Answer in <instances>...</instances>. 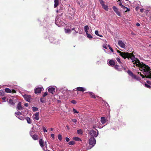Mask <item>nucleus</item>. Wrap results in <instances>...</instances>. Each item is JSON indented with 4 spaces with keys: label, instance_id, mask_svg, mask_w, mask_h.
I'll use <instances>...</instances> for the list:
<instances>
[{
    "label": "nucleus",
    "instance_id": "nucleus-1",
    "mask_svg": "<svg viewBox=\"0 0 151 151\" xmlns=\"http://www.w3.org/2000/svg\"><path fill=\"white\" fill-rule=\"evenodd\" d=\"M117 51L118 53L120 54V55L124 59H126L127 58H130L131 55V54H129L128 52H122L119 50H117Z\"/></svg>",
    "mask_w": 151,
    "mask_h": 151
},
{
    "label": "nucleus",
    "instance_id": "nucleus-2",
    "mask_svg": "<svg viewBox=\"0 0 151 151\" xmlns=\"http://www.w3.org/2000/svg\"><path fill=\"white\" fill-rule=\"evenodd\" d=\"M75 11L72 7H69L68 8V14L70 17L73 16L75 13Z\"/></svg>",
    "mask_w": 151,
    "mask_h": 151
},
{
    "label": "nucleus",
    "instance_id": "nucleus-3",
    "mask_svg": "<svg viewBox=\"0 0 151 151\" xmlns=\"http://www.w3.org/2000/svg\"><path fill=\"white\" fill-rule=\"evenodd\" d=\"M96 140L93 137H91L89 139V144L91 146L89 149H91L96 144Z\"/></svg>",
    "mask_w": 151,
    "mask_h": 151
},
{
    "label": "nucleus",
    "instance_id": "nucleus-4",
    "mask_svg": "<svg viewBox=\"0 0 151 151\" xmlns=\"http://www.w3.org/2000/svg\"><path fill=\"white\" fill-rule=\"evenodd\" d=\"M89 134L92 136L91 137H96L98 134V130H97V132L93 129L91 130L89 132Z\"/></svg>",
    "mask_w": 151,
    "mask_h": 151
},
{
    "label": "nucleus",
    "instance_id": "nucleus-5",
    "mask_svg": "<svg viewBox=\"0 0 151 151\" xmlns=\"http://www.w3.org/2000/svg\"><path fill=\"white\" fill-rule=\"evenodd\" d=\"M23 96L24 99L26 101L29 102H30V100L31 99V97L30 95L25 94Z\"/></svg>",
    "mask_w": 151,
    "mask_h": 151
},
{
    "label": "nucleus",
    "instance_id": "nucleus-6",
    "mask_svg": "<svg viewBox=\"0 0 151 151\" xmlns=\"http://www.w3.org/2000/svg\"><path fill=\"white\" fill-rule=\"evenodd\" d=\"M114 11L116 13V14L119 17H121V15L120 12L118 11V9L115 6H113L112 7Z\"/></svg>",
    "mask_w": 151,
    "mask_h": 151
},
{
    "label": "nucleus",
    "instance_id": "nucleus-7",
    "mask_svg": "<svg viewBox=\"0 0 151 151\" xmlns=\"http://www.w3.org/2000/svg\"><path fill=\"white\" fill-rule=\"evenodd\" d=\"M76 90H75V89H74L75 91H80L82 92L84 91H86V89L85 88L81 87H78L76 88Z\"/></svg>",
    "mask_w": 151,
    "mask_h": 151
},
{
    "label": "nucleus",
    "instance_id": "nucleus-8",
    "mask_svg": "<svg viewBox=\"0 0 151 151\" xmlns=\"http://www.w3.org/2000/svg\"><path fill=\"white\" fill-rule=\"evenodd\" d=\"M118 44L121 47L124 48L125 46V44L121 40H119L118 42Z\"/></svg>",
    "mask_w": 151,
    "mask_h": 151
},
{
    "label": "nucleus",
    "instance_id": "nucleus-9",
    "mask_svg": "<svg viewBox=\"0 0 151 151\" xmlns=\"http://www.w3.org/2000/svg\"><path fill=\"white\" fill-rule=\"evenodd\" d=\"M42 88L41 87H38L35 88V93H40L42 91Z\"/></svg>",
    "mask_w": 151,
    "mask_h": 151
},
{
    "label": "nucleus",
    "instance_id": "nucleus-10",
    "mask_svg": "<svg viewBox=\"0 0 151 151\" xmlns=\"http://www.w3.org/2000/svg\"><path fill=\"white\" fill-rule=\"evenodd\" d=\"M109 65L112 67L115 65V62L113 60H110L109 62Z\"/></svg>",
    "mask_w": 151,
    "mask_h": 151
},
{
    "label": "nucleus",
    "instance_id": "nucleus-11",
    "mask_svg": "<svg viewBox=\"0 0 151 151\" xmlns=\"http://www.w3.org/2000/svg\"><path fill=\"white\" fill-rule=\"evenodd\" d=\"M55 88L53 87L49 88L48 89L49 92L52 94H53L55 92Z\"/></svg>",
    "mask_w": 151,
    "mask_h": 151
},
{
    "label": "nucleus",
    "instance_id": "nucleus-12",
    "mask_svg": "<svg viewBox=\"0 0 151 151\" xmlns=\"http://www.w3.org/2000/svg\"><path fill=\"white\" fill-rule=\"evenodd\" d=\"M86 93H88L90 96L91 98L93 99L96 98V96L92 92H86Z\"/></svg>",
    "mask_w": 151,
    "mask_h": 151
},
{
    "label": "nucleus",
    "instance_id": "nucleus-13",
    "mask_svg": "<svg viewBox=\"0 0 151 151\" xmlns=\"http://www.w3.org/2000/svg\"><path fill=\"white\" fill-rule=\"evenodd\" d=\"M35 116L34 119L36 120H39V112H36L35 114Z\"/></svg>",
    "mask_w": 151,
    "mask_h": 151
},
{
    "label": "nucleus",
    "instance_id": "nucleus-14",
    "mask_svg": "<svg viewBox=\"0 0 151 151\" xmlns=\"http://www.w3.org/2000/svg\"><path fill=\"white\" fill-rule=\"evenodd\" d=\"M31 137L34 140H37L39 138V137L36 134H34L33 135H32Z\"/></svg>",
    "mask_w": 151,
    "mask_h": 151
},
{
    "label": "nucleus",
    "instance_id": "nucleus-15",
    "mask_svg": "<svg viewBox=\"0 0 151 151\" xmlns=\"http://www.w3.org/2000/svg\"><path fill=\"white\" fill-rule=\"evenodd\" d=\"M17 106V108L19 110H22L23 108L21 106V102H19L18 103Z\"/></svg>",
    "mask_w": 151,
    "mask_h": 151
},
{
    "label": "nucleus",
    "instance_id": "nucleus-16",
    "mask_svg": "<svg viewBox=\"0 0 151 151\" xmlns=\"http://www.w3.org/2000/svg\"><path fill=\"white\" fill-rule=\"evenodd\" d=\"M39 143L40 146L42 147H43L44 146V142L42 139H40L39 141Z\"/></svg>",
    "mask_w": 151,
    "mask_h": 151
},
{
    "label": "nucleus",
    "instance_id": "nucleus-17",
    "mask_svg": "<svg viewBox=\"0 0 151 151\" xmlns=\"http://www.w3.org/2000/svg\"><path fill=\"white\" fill-rule=\"evenodd\" d=\"M54 3V7L55 8L57 7L59 5V0H55Z\"/></svg>",
    "mask_w": 151,
    "mask_h": 151
},
{
    "label": "nucleus",
    "instance_id": "nucleus-18",
    "mask_svg": "<svg viewBox=\"0 0 151 151\" xmlns=\"http://www.w3.org/2000/svg\"><path fill=\"white\" fill-rule=\"evenodd\" d=\"M8 102L9 104L12 105H14L15 104L13 100L11 99H9Z\"/></svg>",
    "mask_w": 151,
    "mask_h": 151
},
{
    "label": "nucleus",
    "instance_id": "nucleus-19",
    "mask_svg": "<svg viewBox=\"0 0 151 151\" xmlns=\"http://www.w3.org/2000/svg\"><path fill=\"white\" fill-rule=\"evenodd\" d=\"M101 121L102 124H104L106 122V119L104 117H102L101 118Z\"/></svg>",
    "mask_w": 151,
    "mask_h": 151
},
{
    "label": "nucleus",
    "instance_id": "nucleus-20",
    "mask_svg": "<svg viewBox=\"0 0 151 151\" xmlns=\"http://www.w3.org/2000/svg\"><path fill=\"white\" fill-rule=\"evenodd\" d=\"M102 7L106 11H108V10L109 8L108 6L105 4L102 6Z\"/></svg>",
    "mask_w": 151,
    "mask_h": 151
},
{
    "label": "nucleus",
    "instance_id": "nucleus-21",
    "mask_svg": "<svg viewBox=\"0 0 151 151\" xmlns=\"http://www.w3.org/2000/svg\"><path fill=\"white\" fill-rule=\"evenodd\" d=\"M16 117L19 119L22 120H23L24 119V116H22L20 115L18 116H16Z\"/></svg>",
    "mask_w": 151,
    "mask_h": 151
},
{
    "label": "nucleus",
    "instance_id": "nucleus-22",
    "mask_svg": "<svg viewBox=\"0 0 151 151\" xmlns=\"http://www.w3.org/2000/svg\"><path fill=\"white\" fill-rule=\"evenodd\" d=\"M119 66L118 65H116L115 66L114 68L115 69L117 70L118 71H121L122 70L121 69L119 68Z\"/></svg>",
    "mask_w": 151,
    "mask_h": 151
},
{
    "label": "nucleus",
    "instance_id": "nucleus-23",
    "mask_svg": "<svg viewBox=\"0 0 151 151\" xmlns=\"http://www.w3.org/2000/svg\"><path fill=\"white\" fill-rule=\"evenodd\" d=\"M5 91L8 93H12V91L10 89L8 88H6L5 89Z\"/></svg>",
    "mask_w": 151,
    "mask_h": 151
},
{
    "label": "nucleus",
    "instance_id": "nucleus-24",
    "mask_svg": "<svg viewBox=\"0 0 151 151\" xmlns=\"http://www.w3.org/2000/svg\"><path fill=\"white\" fill-rule=\"evenodd\" d=\"M127 73L129 76L132 77L134 76V74L130 70H128L127 71Z\"/></svg>",
    "mask_w": 151,
    "mask_h": 151
},
{
    "label": "nucleus",
    "instance_id": "nucleus-25",
    "mask_svg": "<svg viewBox=\"0 0 151 151\" xmlns=\"http://www.w3.org/2000/svg\"><path fill=\"white\" fill-rule=\"evenodd\" d=\"M73 139L77 141H81V139L78 137H74L73 138Z\"/></svg>",
    "mask_w": 151,
    "mask_h": 151
},
{
    "label": "nucleus",
    "instance_id": "nucleus-26",
    "mask_svg": "<svg viewBox=\"0 0 151 151\" xmlns=\"http://www.w3.org/2000/svg\"><path fill=\"white\" fill-rule=\"evenodd\" d=\"M95 34L98 36H99L101 37H102L103 36L100 35L99 34V31L98 30H96L95 32Z\"/></svg>",
    "mask_w": 151,
    "mask_h": 151
},
{
    "label": "nucleus",
    "instance_id": "nucleus-27",
    "mask_svg": "<svg viewBox=\"0 0 151 151\" xmlns=\"http://www.w3.org/2000/svg\"><path fill=\"white\" fill-rule=\"evenodd\" d=\"M86 35L87 37L90 39H91L93 38V37L89 33H88V34H86Z\"/></svg>",
    "mask_w": 151,
    "mask_h": 151
},
{
    "label": "nucleus",
    "instance_id": "nucleus-28",
    "mask_svg": "<svg viewBox=\"0 0 151 151\" xmlns=\"http://www.w3.org/2000/svg\"><path fill=\"white\" fill-rule=\"evenodd\" d=\"M26 120L28 123L30 124L31 123V119L29 117H27L26 118Z\"/></svg>",
    "mask_w": 151,
    "mask_h": 151
},
{
    "label": "nucleus",
    "instance_id": "nucleus-29",
    "mask_svg": "<svg viewBox=\"0 0 151 151\" xmlns=\"http://www.w3.org/2000/svg\"><path fill=\"white\" fill-rule=\"evenodd\" d=\"M38 108L37 107H36L34 106L32 107V110L33 111H36L38 110Z\"/></svg>",
    "mask_w": 151,
    "mask_h": 151
},
{
    "label": "nucleus",
    "instance_id": "nucleus-30",
    "mask_svg": "<svg viewBox=\"0 0 151 151\" xmlns=\"http://www.w3.org/2000/svg\"><path fill=\"white\" fill-rule=\"evenodd\" d=\"M75 144V142L74 141H71L68 143V144L70 145H74Z\"/></svg>",
    "mask_w": 151,
    "mask_h": 151
},
{
    "label": "nucleus",
    "instance_id": "nucleus-31",
    "mask_svg": "<svg viewBox=\"0 0 151 151\" xmlns=\"http://www.w3.org/2000/svg\"><path fill=\"white\" fill-rule=\"evenodd\" d=\"M4 91L2 90H0V95L1 96H4Z\"/></svg>",
    "mask_w": 151,
    "mask_h": 151
},
{
    "label": "nucleus",
    "instance_id": "nucleus-32",
    "mask_svg": "<svg viewBox=\"0 0 151 151\" xmlns=\"http://www.w3.org/2000/svg\"><path fill=\"white\" fill-rule=\"evenodd\" d=\"M102 6L104 4V1L102 0H99Z\"/></svg>",
    "mask_w": 151,
    "mask_h": 151
},
{
    "label": "nucleus",
    "instance_id": "nucleus-33",
    "mask_svg": "<svg viewBox=\"0 0 151 151\" xmlns=\"http://www.w3.org/2000/svg\"><path fill=\"white\" fill-rule=\"evenodd\" d=\"M58 139L60 141L62 140V135L60 134H59L58 136Z\"/></svg>",
    "mask_w": 151,
    "mask_h": 151
},
{
    "label": "nucleus",
    "instance_id": "nucleus-34",
    "mask_svg": "<svg viewBox=\"0 0 151 151\" xmlns=\"http://www.w3.org/2000/svg\"><path fill=\"white\" fill-rule=\"evenodd\" d=\"M89 29V28L88 25L85 26L84 27V30H88Z\"/></svg>",
    "mask_w": 151,
    "mask_h": 151
},
{
    "label": "nucleus",
    "instance_id": "nucleus-35",
    "mask_svg": "<svg viewBox=\"0 0 151 151\" xmlns=\"http://www.w3.org/2000/svg\"><path fill=\"white\" fill-rule=\"evenodd\" d=\"M77 133L78 134H82V131L81 129H78L77 130Z\"/></svg>",
    "mask_w": 151,
    "mask_h": 151
},
{
    "label": "nucleus",
    "instance_id": "nucleus-36",
    "mask_svg": "<svg viewBox=\"0 0 151 151\" xmlns=\"http://www.w3.org/2000/svg\"><path fill=\"white\" fill-rule=\"evenodd\" d=\"M65 31V32L67 33H70L71 32V30L69 29H66Z\"/></svg>",
    "mask_w": 151,
    "mask_h": 151
},
{
    "label": "nucleus",
    "instance_id": "nucleus-37",
    "mask_svg": "<svg viewBox=\"0 0 151 151\" xmlns=\"http://www.w3.org/2000/svg\"><path fill=\"white\" fill-rule=\"evenodd\" d=\"M15 114L17 115H16V116L21 115L22 114V113L21 112L19 111L15 112Z\"/></svg>",
    "mask_w": 151,
    "mask_h": 151
},
{
    "label": "nucleus",
    "instance_id": "nucleus-38",
    "mask_svg": "<svg viewBox=\"0 0 151 151\" xmlns=\"http://www.w3.org/2000/svg\"><path fill=\"white\" fill-rule=\"evenodd\" d=\"M29 133L31 137L32 136V135H33L34 134H35L34 132L33 131H30Z\"/></svg>",
    "mask_w": 151,
    "mask_h": 151
},
{
    "label": "nucleus",
    "instance_id": "nucleus-39",
    "mask_svg": "<svg viewBox=\"0 0 151 151\" xmlns=\"http://www.w3.org/2000/svg\"><path fill=\"white\" fill-rule=\"evenodd\" d=\"M145 86L146 87H147V88H151V86L150 85H149L147 84H146V83L145 84Z\"/></svg>",
    "mask_w": 151,
    "mask_h": 151
},
{
    "label": "nucleus",
    "instance_id": "nucleus-40",
    "mask_svg": "<svg viewBox=\"0 0 151 151\" xmlns=\"http://www.w3.org/2000/svg\"><path fill=\"white\" fill-rule=\"evenodd\" d=\"M73 111L74 113H77L78 114L79 113V112L77 111L75 109L73 108Z\"/></svg>",
    "mask_w": 151,
    "mask_h": 151
},
{
    "label": "nucleus",
    "instance_id": "nucleus-41",
    "mask_svg": "<svg viewBox=\"0 0 151 151\" xmlns=\"http://www.w3.org/2000/svg\"><path fill=\"white\" fill-rule=\"evenodd\" d=\"M144 72V74L145 75V76H143L142 74H141V73H140V75L141 76H142V78H143L145 77H146V78H147L146 77L147 75L146 76V75H145L146 73L145 72Z\"/></svg>",
    "mask_w": 151,
    "mask_h": 151
},
{
    "label": "nucleus",
    "instance_id": "nucleus-42",
    "mask_svg": "<svg viewBox=\"0 0 151 151\" xmlns=\"http://www.w3.org/2000/svg\"><path fill=\"white\" fill-rule=\"evenodd\" d=\"M40 102L42 103H43L45 102L44 99L42 98H40Z\"/></svg>",
    "mask_w": 151,
    "mask_h": 151
},
{
    "label": "nucleus",
    "instance_id": "nucleus-43",
    "mask_svg": "<svg viewBox=\"0 0 151 151\" xmlns=\"http://www.w3.org/2000/svg\"><path fill=\"white\" fill-rule=\"evenodd\" d=\"M116 60H117V61H118V62H119V63H121V62L120 60V58H116Z\"/></svg>",
    "mask_w": 151,
    "mask_h": 151
},
{
    "label": "nucleus",
    "instance_id": "nucleus-44",
    "mask_svg": "<svg viewBox=\"0 0 151 151\" xmlns=\"http://www.w3.org/2000/svg\"><path fill=\"white\" fill-rule=\"evenodd\" d=\"M47 94H47V92H45L43 94V97H45V96H46L47 95Z\"/></svg>",
    "mask_w": 151,
    "mask_h": 151
},
{
    "label": "nucleus",
    "instance_id": "nucleus-45",
    "mask_svg": "<svg viewBox=\"0 0 151 151\" xmlns=\"http://www.w3.org/2000/svg\"><path fill=\"white\" fill-rule=\"evenodd\" d=\"M71 103L73 104H75L76 103V101L75 100H73L71 101Z\"/></svg>",
    "mask_w": 151,
    "mask_h": 151
},
{
    "label": "nucleus",
    "instance_id": "nucleus-46",
    "mask_svg": "<svg viewBox=\"0 0 151 151\" xmlns=\"http://www.w3.org/2000/svg\"><path fill=\"white\" fill-rule=\"evenodd\" d=\"M106 45H107L106 44H104L103 45V47L104 48H105L106 49H107V48L106 47Z\"/></svg>",
    "mask_w": 151,
    "mask_h": 151
},
{
    "label": "nucleus",
    "instance_id": "nucleus-47",
    "mask_svg": "<svg viewBox=\"0 0 151 151\" xmlns=\"http://www.w3.org/2000/svg\"><path fill=\"white\" fill-rule=\"evenodd\" d=\"M43 130L44 132H47V131L46 129L44 127H43Z\"/></svg>",
    "mask_w": 151,
    "mask_h": 151
},
{
    "label": "nucleus",
    "instance_id": "nucleus-48",
    "mask_svg": "<svg viewBox=\"0 0 151 151\" xmlns=\"http://www.w3.org/2000/svg\"><path fill=\"white\" fill-rule=\"evenodd\" d=\"M72 121L73 122L76 123L77 121V120L76 119H72Z\"/></svg>",
    "mask_w": 151,
    "mask_h": 151
},
{
    "label": "nucleus",
    "instance_id": "nucleus-49",
    "mask_svg": "<svg viewBox=\"0 0 151 151\" xmlns=\"http://www.w3.org/2000/svg\"><path fill=\"white\" fill-rule=\"evenodd\" d=\"M126 9L127 10L125 11V12H128L130 11V9L126 7Z\"/></svg>",
    "mask_w": 151,
    "mask_h": 151
},
{
    "label": "nucleus",
    "instance_id": "nucleus-50",
    "mask_svg": "<svg viewBox=\"0 0 151 151\" xmlns=\"http://www.w3.org/2000/svg\"><path fill=\"white\" fill-rule=\"evenodd\" d=\"M65 140L67 142H68L70 141V139L69 138L66 137L65 138Z\"/></svg>",
    "mask_w": 151,
    "mask_h": 151
},
{
    "label": "nucleus",
    "instance_id": "nucleus-51",
    "mask_svg": "<svg viewBox=\"0 0 151 151\" xmlns=\"http://www.w3.org/2000/svg\"><path fill=\"white\" fill-rule=\"evenodd\" d=\"M121 7L123 9H126V7L125 6H124V5H122L121 6Z\"/></svg>",
    "mask_w": 151,
    "mask_h": 151
},
{
    "label": "nucleus",
    "instance_id": "nucleus-52",
    "mask_svg": "<svg viewBox=\"0 0 151 151\" xmlns=\"http://www.w3.org/2000/svg\"><path fill=\"white\" fill-rule=\"evenodd\" d=\"M12 92L13 93H16V91L14 89H12Z\"/></svg>",
    "mask_w": 151,
    "mask_h": 151
},
{
    "label": "nucleus",
    "instance_id": "nucleus-53",
    "mask_svg": "<svg viewBox=\"0 0 151 151\" xmlns=\"http://www.w3.org/2000/svg\"><path fill=\"white\" fill-rule=\"evenodd\" d=\"M132 77H133L134 79H137L136 76L135 75H134V76H132Z\"/></svg>",
    "mask_w": 151,
    "mask_h": 151
},
{
    "label": "nucleus",
    "instance_id": "nucleus-54",
    "mask_svg": "<svg viewBox=\"0 0 151 151\" xmlns=\"http://www.w3.org/2000/svg\"><path fill=\"white\" fill-rule=\"evenodd\" d=\"M51 137H52L53 139H54L55 138V135H54V134H51Z\"/></svg>",
    "mask_w": 151,
    "mask_h": 151
},
{
    "label": "nucleus",
    "instance_id": "nucleus-55",
    "mask_svg": "<svg viewBox=\"0 0 151 151\" xmlns=\"http://www.w3.org/2000/svg\"><path fill=\"white\" fill-rule=\"evenodd\" d=\"M109 47V49L111 50V51L112 52H114V50L111 47Z\"/></svg>",
    "mask_w": 151,
    "mask_h": 151
},
{
    "label": "nucleus",
    "instance_id": "nucleus-56",
    "mask_svg": "<svg viewBox=\"0 0 151 151\" xmlns=\"http://www.w3.org/2000/svg\"><path fill=\"white\" fill-rule=\"evenodd\" d=\"M6 99V98L5 97H3L2 98V99L3 100V102Z\"/></svg>",
    "mask_w": 151,
    "mask_h": 151
},
{
    "label": "nucleus",
    "instance_id": "nucleus-57",
    "mask_svg": "<svg viewBox=\"0 0 151 151\" xmlns=\"http://www.w3.org/2000/svg\"><path fill=\"white\" fill-rule=\"evenodd\" d=\"M147 82L149 84H151V82L150 81H147Z\"/></svg>",
    "mask_w": 151,
    "mask_h": 151
},
{
    "label": "nucleus",
    "instance_id": "nucleus-58",
    "mask_svg": "<svg viewBox=\"0 0 151 151\" xmlns=\"http://www.w3.org/2000/svg\"><path fill=\"white\" fill-rule=\"evenodd\" d=\"M144 10V9H140V12H143V11Z\"/></svg>",
    "mask_w": 151,
    "mask_h": 151
},
{
    "label": "nucleus",
    "instance_id": "nucleus-59",
    "mask_svg": "<svg viewBox=\"0 0 151 151\" xmlns=\"http://www.w3.org/2000/svg\"><path fill=\"white\" fill-rule=\"evenodd\" d=\"M119 6H121L122 5V2L121 1H120V2H119Z\"/></svg>",
    "mask_w": 151,
    "mask_h": 151
},
{
    "label": "nucleus",
    "instance_id": "nucleus-60",
    "mask_svg": "<svg viewBox=\"0 0 151 151\" xmlns=\"http://www.w3.org/2000/svg\"><path fill=\"white\" fill-rule=\"evenodd\" d=\"M24 105L25 106L27 107L28 105V103H25L24 104Z\"/></svg>",
    "mask_w": 151,
    "mask_h": 151
},
{
    "label": "nucleus",
    "instance_id": "nucleus-61",
    "mask_svg": "<svg viewBox=\"0 0 151 151\" xmlns=\"http://www.w3.org/2000/svg\"><path fill=\"white\" fill-rule=\"evenodd\" d=\"M58 20H57V19H56V21H55V22L56 24H58Z\"/></svg>",
    "mask_w": 151,
    "mask_h": 151
},
{
    "label": "nucleus",
    "instance_id": "nucleus-62",
    "mask_svg": "<svg viewBox=\"0 0 151 151\" xmlns=\"http://www.w3.org/2000/svg\"><path fill=\"white\" fill-rule=\"evenodd\" d=\"M136 25L137 26H139L140 25L139 23H137L136 24Z\"/></svg>",
    "mask_w": 151,
    "mask_h": 151
},
{
    "label": "nucleus",
    "instance_id": "nucleus-63",
    "mask_svg": "<svg viewBox=\"0 0 151 151\" xmlns=\"http://www.w3.org/2000/svg\"><path fill=\"white\" fill-rule=\"evenodd\" d=\"M88 30H84L85 31V32H86V34H87L88 33Z\"/></svg>",
    "mask_w": 151,
    "mask_h": 151
},
{
    "label": "nucleus",
    "instance_id": "nucleus-64",
    "mask_svg": "<svg viewBox=\"0 0 151 151\" xmlns=\"http://www.w3.org/2000/svg\"><path fill=\"white\" fill-rule=\"evenodd\" d=\"M66 127H67V129H70V128H69V126H68L67 125L66 126Z\"/></svg>",
    "mask_w": 151,
    "mask_h": 151
}]
</instances>
